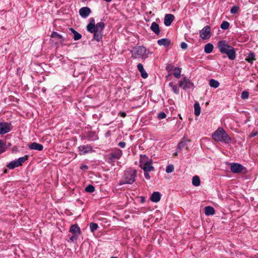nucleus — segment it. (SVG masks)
Instances as JSON below:
<instances>
[{
  "label": "nucleus",
  "mask_w": 258,
  "mask_h": 258,
  "mask_svg": "<svg viewBox=\"0 0 258 258\" xmlns=\"http://www.w3.org/2000/svg\"><path fill=\"white\" fill-rule=\"evenodd\" d=\"M185 143L184 142H180L178 145V148L180 149L182 148L185 146Z\"/></svg>",
  "instance_id": "nucleus-48"
},
{
  "label": "nucleus",
  "mask_w": 258,
  "mask_h": 258,
  "mask_svg": "<svg viewBox=\"0 0 258 258\" xmlns=\"http://www.w3.org/2000/svg\"><path fill=\"white\" fill-rule=\"evenodd\" d=\"M95 20L93 18L89 19V23L87 25L86 29L90 33H93V36L92 40H95L97 42H101L102 40L103 32L95 30Z\"/></svg>",
  "instance_id": "nucleus-3"
},
{
  "label": "nucleus",
  "mask_w": 258,
  "mask_h": 258,
  "mask_svg": "<svg viewBox=\"0 0 258 258\" xmlns=\"http://www.w3.org/2000/svg\"><path fill=\"white\" fill-rule=\"evenodd\" d=\"M70 232L73 234L77 235L78 236H79L81 233L80 228L77 224L71 226L70 228Z\"/></svg>",
  "instance_id": "nucleus-17"
},
{
  "label": "nucleus",
  "mask_w": 258,
  "mask_h": 258,
  "mask_svg": "<svg viewBox=\"0 0 258 258\" xmlns=\"http://www.w3.org/2000/svg\"><path fill=\"white\" fill-rule=\"evenodd\" d=\"M85 190L86 192L92 193L95 191V187L91 184H89L85 187Z\"/></svg>",
  "instance_id": "nucleus-37"
},
{
  "label": "nucleus",
  "mask_w": 258,
  "mask_h": 258,
  "mask_svg": "<svg viewBox=\"0 0 258 258\" xmlns=\"http://www.w3.org/2000/svg\"><path fill=\"white\" fill-rule=\"evenodd\" d=\"M137 68H138L139 71L141 73V77L143 78L146 79L148 77V75L147 73L144 70L143 65L142 63H139L137 65Z\"/></svg>",
  "instance_id": "nucleus-21"
},
{
  "label": "nucleus",
  "mask_w": 258,
  "mask_h": 258,
  "mask_svg": "<svg viewBox=\"0 0 258 258\" xmlns=\"http://www.w3.org/2000/svg\"><path fill=\"white\" fill-rule=\"evenodd\" d=\"M98 228V225L97 224L93 223V222H92L90 224V231L92 232H94L95 231H96L97 229Z\"/></svg>",
  "instance_id": "nucleus-38"
},
{
  "label": "nucleus",
  "mask_w": 258,
  "mask_h": 258,
  "mask_svg": "<svg viewBox=\"0 0 258 258\" xmlns=\"http://www.w3.org/2000/svg\"><path fill=\"white\" fill-rule=\"evenodd\" d=\"M211 27L209 25L205 26L200 31V36L202 39H208L211 37Z\"/></svg>",
  "instance_id": "nucleus-8"
},
{
  "label": "nucleus",
  "mask_w": 258,
  "mask_h": 258,
  "mask_svg": "<svg viewBox=\"0 0 258 258\" xmlns=\"http://www.w3.org/2000/svg\"><path fill=\"white\" fill-rule=\"evenodd\" d=\"M137 173V171L135 169H128L125 170L122 178L118 182V185H122L125 184H133L135 181Z\"/></svg>",
  "instance_id": "nucleus-2"
},
{
  "label": "nucleus",
  "mask_w": 258,
  "mask_h": 258,
  "mask_svg": "<svg viewBox=\"0 0 258 258\" xmlns=\"http://www.w3.org/2000/svg\"><path fill=\"white\" fill-rule=\"evenodd\" d=\"M192 183L195 186H198L200 185L201 181L199 176L196 175L192 177Z\"/></svg>",
  "instance_id": "nucleus-33"
},
{
  "label": "nucleus",
  "mask_w": 258,
  "mask_h": 258,
  "mask_svg": "<svg viewBox=\"0 0 258 258\" xmlns=\"http://www.w3.org/2000/svg\"><path fill=\"white\" fill-rule=\"evenodd\" d=\"M145 202V198L143 197H142L141 198V203H143Z\"/></svg>",
  "instance_id": "nucleus-53"
},
{
  "label": "nucleus",
  "mask_w": 258,
  "mask_h": 258,
  "mask_svg": "<svg viewBox=\"0 0 258 258\" xmlns=\"http://www.w3.org/2000/svg\"><path fill=\"white\" fill-rule=\"evenodd\" d=\"M141 168L145 172H150L154 170V167L152 166V159H150L149 161H147Z\"/></svg>",
  "instance_id": "nucleus-13"
},
{
  "label": "nucleus",
  "mask_w": 258,
  "mask_h": 258,
  "mask_svg": "<svg viewBox=\"0 0 258 258\" xmlns=\"http://www.w3.org/2000/svg\"><path fill=\"white\" fill-rule=\"evenodd\" d=\"M110 135V132H108L106 134V137H107L108 135Z\"/></svg>",
  "instance_id": "nucleus-54"
},
{
  "label": "nucleus",
  "mask_w": 258,
  "mask_h": 258,
  "mask_svg": "<svg viewBox=\"0 0 258 258\" xmlns=\"http://www.w3.org/2000/svg\"><path fill=\"white\" fill-rule=\"evenodd\" d=\"M4 173H7V170L5 169L4 171Z\"/></svg>",
  "instance_id": "nucleus-56"
},
{
  "label": "nucleus",
  "mask_w": 258,
  "mask_h": 258,
  "mask_svg": "<svg viewBox=\"0 0 258 258\" xmlns=\"http://www.w3.org/2000/svg\"><path fill=\"white\" fill-rule=\"evenodd\" d=\"M239 8L238 6H233L230 9V13L232 14H235L238 13Z\"/></svg>",
  "instance_id": "nucleus-40"
},
{
  "label": "nucleus",
  "mask_w": 258,
  "mask_h": 258,
  "mask_svg": "<svg viewBox=\"0 0 258 258\" xmlns=\"http://www.w3.org/2000/svg\"><path fill=\"white\" fill-rule=\"evenodd\" d=\"M70 30L72 32L74 35L73 38L74 40H79L82 38V35L78 33L77 31L74 30L73 28H70Z\"/></svg>",
  "instance_id": "nucleus-26"
},
{
  "label": "nucleus",
  "mask_w": 258,
  "mask_h": 258,
  "mask_svg": "<svg viewBox=\"0 0 258 258\" xmlns=\"http://www.w3.org/2000/svg\"><path fill=\"white\" fill-rule=\"evenodd\" d=\"M179 87H181L183 90L187 89L194 88V83H192L187 77H184L179 82Z\"/></svg>",
  "instance_id": "nucleus-7"
},
{
  "label": "nucleus",
  "mask_w": 258,
  "mask_h": 258,
  "mask_svg": "<svg viewBox=\"0 0 258 258\" xmlns=\"http://www.w3.org/2000/svg\"><path fill=\"white\" fill-rule=\"evenodd\" d=\"M230 170L233 173H239L242 172L243 170H246V168L241 164L233 163L231 164Z\"/></svg>",
  "instance_id": "nucleus-9"
},
{
  "label": "nucleus",
  "mask_w": 258,
  "mask_h": 258,
  "mask_svg": "<svg viewBox=\"0 0 258 258\" xmlns=\"http://www.w3.org/2000/svg\"><path fill=\"white\" fill-rule=\"evenodd\" d=\"M146 48L143 46H138L132 49V57L136 58L138 57H147L148 56L146 54Z\"/></svg>",
  "instance_id": "nucleus-6"
},
{
  "label": "nucleus",
  "mask_w": 258,
  "mask_h": 258,
  "mask_svg": "<svg viewBox=\"0 0 258 258\" xmlns=\"http://www.w3.org/2000/svg\"><path fill=\"white\" fill-rule=\"evenodd\" d=\"M6 150L5 144L3 140H0V154Z\"/></svg>",
  "instance_id": "nucleus-39"
},
{
  "label": "nucleus",
  "mask_w": 258,
  "mask_h": 258,
  "mask_svg": "<svg viewBox=\"0 0 258 258\" xmlns=\"http://www.w3.org/2000/svg\"><path fill=\"white\" fill-rule=\"evenodd\" d=\"M110 258H118L117 257H116V256H112Z\"/></svg>",
  "instance_id": "nucleus-57"
},
{
  "label": "nucleus",
  "mask_w": 258,
  "mask_h": 258,
  "mask_svg": "<svg viewBox=\"0 0 258 258\" xmlns=\"http://www.w3.org/2000/svg\"><path fill=\"white\" fill-rule=\"evenodd\" d=\"M28 159V156L25 155L23 157H21L17 159L18 163H19L20 166L22 165L23 163H24Z\"/></svg>",
  "instance_id": "nucleus-35"
},
{
  "label": "nucleus",
  "mask_w": 258,
  "mask_h": 258,
  "mask_svg": "<svg viewBox=\"0 0 258 258\" xmlns=\"http://www.w3.org/2000/svg\"><path fill=\"white\" fill-rule=\"evenodd\" d=\"M166 114L164 112H160L158 114V118L159 119H164V118H166Z\"/></svg>",
  "instance_id": "nucleus-44"
},
{
  "label": "nucleus",
  "mask_w": 258,
  "mask_h": 258,
  "mask_svg": "<svg viewBox=\"0 0 258 258\" xmlns=\"http://www.w3.org/2000/svg\"><path fill=\"white\" fill-rule=\"evenodd\" d=\"M217 47L221 53L227 55L230 60H234L236 58V50L232 46L228 44L225 40L219 41L217 43Z\"/></svg>",
  "instance_id": "nucleus-1"
},
{
  "label": "nucleus",
  "mask_w": 258,
  "mask_h": 258,
  "mask_svg": "<svg viewBox=\"0 0 258 258\" xmlns=\"http://www.w3.org/2000/svg\"><path fill=\"white\" fill-rule=\"evenodd\" d=\"M258 135V131H253L250 134L249 137L250 138H253L255 136H257Z\"/></svg>",
  "instance_id": "nucleus-45"
},
{
  "label": "nucleus",
  "mask_w": 258,
  "mask_h": 258,
  "mask_svg": "<svg viewBox=\"0 0 258 258\" xmlns=\"http://www.w3.org/2000/svg\"><path fill=\"white\" fill-rule=\"evenodd\" d=\"M150 200L154 203H158L161 199V194L158 191H154L150 198Z\"/></svg>",
  "instance_id": "nucleus-19"
},
{
  "label": "nucleus",
  "mask_w": 258,
  "mask_h": 258,
  "mask_svg": "<svg viewBox=\"0 0 258 258\" xmlns=\"http://www.w3.org/2000/svg\"><path fill=\"white\" fill-rule=\"evenodd\" d=\"M205 213L207 216L213 215L215 213V210L213 207L207 206L205 208Z\"/></svg>",
  "instance_id": "nucleus-24"
},
{
  "label": "nucleus",
  "mask_w": 258,
  "mask_h": 258,
  "mask_svg": "<svg viewBox=\"0 0 258 258\" xmlns=\"http://www.w3.org/2000/svg\"><path fill=\"white\" fill-rule=\"evenodd\" d=\"M11 130L10 124L7 122H0V135L5 134Z\"/></svg>",
  "instance_id": "nucleus-10"
},
{
  "label": "nucleus",
  "mask_w": 258,
  "mask_h": 258,
  "mask_svg": "<svg viewBox=\"0 0 258 258\" xmlns=\"http://www.w3.org/2000/svg\"><path fill=\"white\" fill-rule=\"evenodd\" d=\"M150 29L156 35H158L160 33L159 25L156 22H153L150 27Z\"/></svg>",
  "instance_id": "nucleus-20"
},
{
  "label": "nucleus",
  "mask_w": 258,
  "mask_h": 258,
  "mask_svg": "<svg viewBox=\"0 0 258 258\" xmlns=\"http://www.w3.org/2000/svg\"><path fill=\"white\" fill-rule=\"evenodd\" d=\"M209 85L211 87L216 89L219 86L220 83L218 81H217L215 79H212L210 80Z\"/></svg>",
  "instance_id": "nucleus-32"
},
{
  "label": "nucleus",
  "mask_w": 258,
  "mask_h": 258,
  "mask_svg": "<svg viewBox=\"0 0 258 258\" xmlns=\"http://www.w3.org/2000/svg\"><path fill=\"white\" fill-rule=\"evenodd\" d=\"M174 170V166L172 164L168 165L166 168V172L167 173H171Z\"/></svg>",
  "instance_id": "nucleus-41"
},
{
  "label": "nucleus",
  "mask_w": 258,
  "mask_h": 258,
  "mask_svg": "<svg viewBox=\"0 0 258 258\" xmlns=\"http://www.w3.org/2000/svg\"><path fill=\"white\" fill-rule=\"evenodd\" d=\"M248 96H249L248 92H247L246 91H243L241 93V98H242L243 99H247V98H248Z\"/></svg>",
  "instance_id": "nucleus-42"
},
{
  "label": "nucleus",
  "mask_w": 258,
  "mask_h": 258,
  "mask_svg": "<svg viewBox=\"0 0 258 258\" xmlns=\"http://www.w3.org/2000/svg\"><path fill=\"white\" fill-rule=\"evenodd\" d=\"M157 43L160 46H164L165 47H169L171 44V41L167 38H162L157 41Z\"/></svg>",
  "instance_id": "nucleus-18"
},
{
  "label": "nucleus",
  "mask_w": 258,
  "mask_h": 258,
  "mask_svg": "<svg viewBox=\"0 0 258 258\" xmlns=\"http://www.w3.org/2000/svg\"><path fill=\"white\" fill-rule=\"evenodd\" d=\"M20 166L17 160H13L7 165V167L10 169H13L15 167Z\"/></svg>",
  "instance_id": "nucleus-28"
},
{
  "label": "nucleus",
  "mask_w": 258,
  "mask_h": 258,
  "mask_svg": "<svg viewBox=\"0 0 258 258\" xmlns=\"http://www.w3.org/2000/svg\"><path fill=\"white\" fill-rule=\"evenodd\" d=\"M105 28V24L102 22L97 23L96 24H95L94 29L95 30L102 32Z\"/></svg>",
  "instance_id": "nucleus-25"
},
{
  "label": "nucleus",
  "mask_w": 258,
  "mask_h": 258,
  "mask_svg": "<svg viewBox=\"0 0 258 258\" xmlns=\"http://www.w3.org/2000/svg\"><path fill=\"white\" fill-rule=\"evenodd\" d=\"M78 235H75V234H73V236H72L70 238V241H74L75 240H76L78 238Z\"/></svg>",
  "instance_id": "nucleus-47"
},
{
  "label": "nucleus",
  "mask_w": 258,
  "mask_h": 258,
  "mask_svg": "<svg viewBox=\"0 0 258 258\" xmlns=\"http://www.w3.org/2000/svg\"><path fill=\"white\" fill-rule=\"evenodd\" d=\"M80 169L81 170H87L88 169V167L87 165H84V164H82L81 166H80Z\"/></svg>",
  "instance_id": "nucleus-51"
},
{
  "label": "nucleus",
  "mask_w": 258,
  "mask_h": 258,
  "mask_svg": "<svg viewBox=\"0 0 258 258\" xmlns=\"http://www.w3.org/2000/svg\"><path fill=\"white\" fill-rule=\"evenodd\" d=\"M180 47L182 49H186L187 48V44L184 42H182L180 44Z\"/></svg>",
  "instance_id": "nucleus-46"
},
{
  "label": "nucleus",
  "mask_w": 258,
  "mask_h": 258,
  "mask_svg": "<svg viewBox=\"0 0 258 258\" xmlns=\"http://www.w3.org/2000/svg\"><path fill=\"white\" fill-rule=\"evenodd\" d=\"M174 19V16L171 14H167L165 15L164 19V24L166 26H169L171 25L172 22Z\"/></svg>",
  "instance_id": "nucleus-14"
},
{
  "label": "nucleus",
  "mask_w": 258,
  "mask_h": 258,
  "mask_svg": "<svg viewBox=\"0 0 258 258\" xmlns=\"http://www.w3.org/2000/svg\"><path fill=\"white\" fill-rule=\"evenodd\" d=\"M87 138L89 140L94 141L98 139V137L95 132H89L87 135Z\"/></svg>",
  "instance_id": "nucleus-23"
},
{
  "label": "nucleus",
  "mask_w": 258,
  "mask_h": 258,
  "mask_svg": "<svg viewBox=\"0 0 258 258\" xmlns=\"http://www.w3.org/2000/svg\"><path fill=\"white\" fill-rule=\"evenodd\" d=\"M80 155H84L92 151V147L91 145H81L78 147Z\"/></svg>",
  "instance_id": "nucleus-11"
},
{
  "label": "nucleus",
  "mask_w": 258,
  "mask_h": 258,
  "mask_svg": "<svg viewBox=\"0 0 258 258\" xmlns=\"http://www.w3.org/2000/svg\"><path fill=\"white\" fill-rule=\"evenodd\" d=\"M174 69V66L173 65V64L169 63L167 65L165 69L167 72H170L172 71V70H173Z\"/></svg>",
  "instance_id": "nucleus-43"
},
{
  "label": "nucleus",
  "mask_w": 258,
  "mask_h": 258,
  "mask_svg": "<svg viewBox=\"0 0 258 258\" xmlns=\"http://www.w3.org/2000/svg\"><path fill=\"white\" fill-rule=\"evenodd\" d=\"M28 147L31 150H38L39 151L43 149V145L36 142H33L29 144Z\"/></svg>",
  "instance_id": "nucleus-16"
},
{
  "label": "nucleus",
  "mask_w": 258,
  "mask_h": 258,
  "mask_svg": "<svg viewBox=\"0 0 258 258\" xmlns=\"http://www.w3.org/2000/svg\"><path fill=\"white\" fill-rule=\"evenodd\" d=\"M213 139L218 142L226 144L230 143L231 139L222 127H219L212 135Z\"/></svg>",
  "instance_id": "nucleus-4"
},
{
  "label": "nucleus",
  "mask_w": 258,
  "mask_h": 258,
  "mask_svg": "<svg viewBox=\"0 0 258 258\" xmlns=\"http://www.w3.org/2000/svg\"><path fill=\"white\" fill-rule=\"evenodd\" d=\"M195 115L199 116L201 113V107L200 104L196 102L194 104Z\"/></svg>",
  "instance_id": "nucleus-31"
},
{
  "label": "nucleus",
  "mask_w": 258,
  "mask_h": 258,
  "mask_svg": "<svg viewBox=\"0 0 258 258\" xmlns=\"http://www.w3.org/2000/svg\"><path fill=\"white\" fill-rule=\"evenodd\" d=\"M149 160L148 156L146 155H140V167H142V165H144L147 161H149Z\"/></svg>",
  "instance_id": "nucleus-29"
},
{
  "label": "nucleus",
  "mask_w": 258,
  "mask_h": 258,
  "mask_svg": "<svg viewBox=\"0 0 258 258\" xmlns=\"http://www.w3.org/2000/svg\"><path fill=\"white\" fill-rule=\"evenodd\" d=\"M46 89L45 88H42V91H43V92H45L46 91Z\"/></svg>",
  "instance_id": "nucleus-55"
},
{
  "label": "nucleus",
  "mask_w": 258,
  "mask_h": 258,
  "mask_svg": "<svg viewBox=\"0 0 258 258\" xmlns=\"http://www.w3.org/2000/svg\"><path fill=\"white\" fill-rule=\"evenodd\" d=\"M144 176L146 179H147V180L150 179V176L149 174L148 173V172L144 171Z\"/></svg>",
  "instance_id": "nucleus-50"
},
{
  "label": "nucleus",
  "mask_w": 258,
  "mask_h": 258,
  "mask_svg": "<svg viewBox=\"0 0 258 258\" xmlns=\"http://www.w3.org/2000/svg\"><path fill=\"white\" fill-rule=\"evenodd\" d=\"M125 143L124 142H120L118 144V146L121 147V148H124L125 147Z\"/></svg>",
  "instance_id": "nucleus-49"
},
{
  "label": "nucleus",
  "mask_w": 258,
  "mask_h": 258,
  "mask_svg": "<svg viewBox=\"0 0 258 258\" xmlns=\"http://www.w3.org/2000/svg\"><path fill=\"white\" fill-rule=\"evenodd\" d=\"M119 114L120 115V116L122 117H125L126 115V113L125 112H119Z\"/></svg>",
  "instance_id": "nucleus-52"
},
{
  "label": "nucleus",
  "mask_w": 258,
  "mask_h": 258,
  "mask_svg": "<svg viewBox=\"0 0 258 258\" xmlns=\"http://www.w3.org/2000/svg\"><path fill=\"white\" fill-rule=\"evenodd\" d=\"M173 71V75L175 78L177 79L180 78L181 77V68L179 67L175 68Z\"/></svg>",
  "instance_id": "nucleus-30"
},
{
  "label": "nucleus",
  "mask_w": 258,
  "mask_h": 258,
  "mask_svg": "<svg viewBox=\"0 0 258 258\" xmlns=\"http://www.w3.org/2000/svg\"><path fill=\"white\" fill-rule=\"evenodd\" d=\"M214 46L212 43H209L205 45L204 47V51L206 53L209 54L212 52Z\"/></svg>",
  "instance_id": "nucleus-27"
},
{
  "label": "nucleus",
  "mask_w": 258,
  "mask_h": 258,
  "mask_svg": "<svg viewBox=\"0 0 258 258\" xmlns=\"http://www.w3.org/2000/svg\"><path fill=\"white\" fill-rule=\"evenodd\" d=\"M2 29H4V27H2Z\"/></svg>",
  "instance_id": "nucleus-58"
},
{
  "label": "nucleus",
  "mask_w": 258,
  "mask_h": 258,
  "mask_svg": "<svg viewBox=\"0 0 258 258\" xmlns=\"http://www.w3.org/2000/svg\"><path fill=\"white\" fill-rule=\"evenodd\" d=\"M122 155L121 150L115 148L104 157L105 161L108 164L114 163L117 160L119 159Z\"/></svg>",
  "instance_id": "nucleus-5"
},
{
  "label": "nucleus",
  "mask_w": 258,
  "mask_h": 258,
  "mask_svg": "<svg viewBox=\"0 0 258 258\" xmlns=\"http://www.w3.org/2000/svg\"><path fill=\"white\" fill-rule=\"evenodd\" d=\"M169 86L171 88L172 90L175 94H179V90L176 85H174L172 82H170L169 83Z\"/></svg>",
  "instance_id": "nucleus-34"
},
{
  "label": "nucleus",
  "mask_w": 258,
  "mask_h": 258,
  "mask_svg": "<svg viewBox=\"0 0 258 258\" xmlns=\"http://www.w3.org/2000/svg\"><path fill=\"white\" fill-rule=\"evenodd\" d=\"M50 37L51 38H55V39L59 40V41L60 43H62L64 41V38L63 37V36H61V35L59 34L56 32H53L51 33Z\"/></svg>",
  "instance_id": "nucleus-22"
},
{
  "label": "nucleus",
  "mask_w": 258,
  "mask_h": 258,
  "mask_svg": "<svg viewBox=\"0 0 258 258\" xmlns=\"http://www.w3.org/2000/svg\"><path fill=\"white\" fill-rule=\"evenodd\" d=\"M229 23L227 21H224L220 25V27L223 30H227L229 27Z\"/></svg>",
  "instance_id": "nucleus-36"
},
{
  "label": "nucleus",
  "mask_w": 258,
  "mask_h": 258,
  "mask_svg": "<svg viewBox=\"0 0 258 258\" xmlns=\"http://www.w3.org/2000/svg\"><path fill=\"white\" fill-rule=\"evenodd\" d=\"M91 13V9L87 7H82L79 10V14L83 18L88 17Z\"/></svg>",
  "instance_id": "nucleus-12"
},
{
  "label": "nucleus",
  "mask_w": 258,
  "mask_h": 258,
  "mask_svg": "<svg viewBox=\"0 0 258 258\" xmlns=\"http://www.w3.org/2000/svg\"><path fill=\"white\" fill-rule=\"evenodd\" d=\"M255 60L256 56L255 53L252 51H249V52L247 54V56L245 58V60L248 63L252 64L253 62Z\"/></svg>",
  "instance_id": "nucleus-15"
}]
</instances>
